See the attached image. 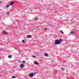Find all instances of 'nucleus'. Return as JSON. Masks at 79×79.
Instances as JSON below:
<instances>
[{
	"mask_svg": "<svg viewBox=\"0 0 79 79\" xmlns=\"http://www.w3.org/2000/svg\"><path fill=\"white\" fill-rule=\"evenodd\" d=\"M62 40H56L55 41V44L56 45H58L60 44H61Z\"/></svg>",
	"mask_w": 79,
	"mask_h": 79,
	"instance_id": "f257e3e1",
	"label": "nucleus"
},
{
	"mask_svg": "<svg viewBox=\"0 0 79 79\" xmlns=\"http://www.w3.org/2000/svg\"><path fill=\"white\" fill-rule=\"evenodd\" d=\"M29 76L32 77L34 76V73H31L29 74Z\"/></svg>",
	"mask_w": 79,
	"mask_h": 79,
	"instance_id": "f03ea898",
	"label": "nucleus"
},
{
	"mask_svg": "<svg viewBox=\"0 0 79 79\" xmlns=\"http://www.w3.org/2000/svg\"><path fill=\"white\" fill-rule=\"evenodd\" d=\"M2 33L3 34H4V35L8 34V33H7V32H6V31H2Z\"/></svg>",
	"mask_w": 79,
	"mask_h": 79,
	"instance_id": "7ed1b4c3",
	"label": "nucleus"
},
{
	"mask_svg": "<svg viewBox=\"0 0 79 79\" xmlns=\"http://www.w3.org/2000/svg\"><path fill=\"white\" fill-rule=\"evenodd\" d=\"M24 66V65L23 64H20V67L21 68H23Z\"/></svg>",
	"mask_w": 79,
	"mask_h": 79,
	"instance_id": "20e7f679",
	"label": "nucleus"
},
{
	"mask_svg": "<svg viewBox=\"0 0 79 79\" xmlns=\"http://www.w3.org/2000/svg\"><path fill=\"white\" fill-rule=\"evenodd\" d=\"M14 4V2H10V5H13Z\"/></svg>",
	"mask_w": 79,
	"mask_h": 79,
	"instance_id": "39448f33",
	"label": "nucleus"
},
{
	"mask_svg": "<svg viewBox=\"0 0 79 79\" xmlns=\"http://www.w3.org/2000/svg\"><path fill=\"white\" fill-rule=\"evenodd\" d=\"M31 37H32V36L31 35H28L27 36V38H31Z\"/></svg>",
	"mask_w": 79,
	"mask_h": 79,
	"instance_id": "423d86ee",
	"label": "nucleus"
},
{
	"mask_svg": "<svg viewBox=\"0 0 79 79\" xmlns=\"http://www.w3.org/2000/svg\"><path fill=\"white\" fill-rule=\"evenodd\" d=\"M35 20L36 21L38 20V18H37V17H35Z\"/></svg>",
	"mask_w": 79,
	"mask_h": 79,
	"instance_id": "0eeeda50",
	"label": "nucleus"
},
{
	"mask_svg": "<svg viewBox=\"0 0 79 79\" xmlns=\"http://www.w3.org/2000/svg\"><path fill=\"white\" fill-rule=\"evenodd\" d=\"M11 57H12V56H11V55H9L8 56V58H11Z\"/></svg>",
	"mask_w": 79,
	"mask_h": 79,
	"instance_id": "6e6552de",
	"label": "nucleus"
},
{
	"mask_svg": "<svg viewBox=\"0 0 79 79\" xmlns=\"http://www.w3.org/2000/svg\"><path fill=\"white\" fill-rule=\"evenodd\" d=\"M22 42H23V43H25V42H26V40H22Z\"/></svg>",
	"mask_w": 79,
	"mask_h": 79,
	"instance_id": "1a4fd4ad",
	"label": "nucleus"
},
{
	"mask_svg": "<svg viewBox=\"0 0 79 79\" xmlns=\"http://www.w3.org/2000/svg\"><path fill=\"white\" fill-rule=\"evenodd\" d=\"M44 56H48V54L47 53H45L44 54Z\"/></svg>",
	"mask_w": 79,
	"mask_h": 79,
	"instance_id": "9d476101",
	"label": "nucleus"
},
{
	"mask_svg": "<svg viewBox=\"0 0 79 79\" xmlns=\"http://www.w3.org/2000/svg\"><path fill=\"white\" fill-rule=\"evenodd\" d=\"M35 64H39V63H38V62H35Z\"/></svg>",
	"mask_w": 79,
	"mask_h": 79,
	"instance_id": "9b49d317",
	"label": "nucleus"
},
{
	"mask_svg": "<svg viewBox=\"0 0 79 79\" xmlns=\"http://www.w3.org/2000/svg\"><path fill=\"white\" fill-rule=\"evenodd\" d=\"M32 57L34 58H36V57L35 56H32Z\"/></svg>",
	"mask_w": 79,
	"mask_h": 79,
	"instance_id": "f8f14e48",
	"label": "nucleus"
},
{
	"mask_svg": "<svg viewBox=\"0 0 79 79\" xmlns=\"http://www.w3.org/2000/svg\"><path fill=\"white\" fill-rule=\"evenodd\" d=\"M71 34H74V32L73 31H72L71 32Z\"/></svg>",
	"mask_w": 79,
	"mask_h": 79,
	"instance_id": "ddd939ff",
	"label": "nucleus"
},
{
	"mask_svg": "<svg viewBox=\"0 0 79 79\" xmlns=\"http://www.w3.org/2000/svg\"><path fill=\"white\" fill-rule=\"evenodd\" d=\"M16 77L15 76H13L12 77V78L13 79L14 78H15Z\"/></svg>",
	"mask_w": 79,
	"mask_h": 79,
	"instance_id": "4468645a",
	"label": "nucleus"
},
{
	"mask_svg": "<svg viewBox=\"0 0 79 79\" xmlns=\"http://www.w3.org/2000/svg\"><path fill=\"white\" fill-rule=\"evenodd\" d=\"M61 70H62L63 71H64V69L62 68L61 69Z\"/></svg>",
	"mask_w": 79,
	"mask_h": 79,
	"instance_id": "2eb2a0df",
	"label": "nucleus"
},
{
	"mask_svg": "<svg viewBox=\"0 0 79 79\" xmlns=\"http://www.w3.org/2000/svg\"><path fill=\"white\" fill-rule=\"evenodd\" d=\"M22 62L23 63H26L25 60H23Z\"/></svg>",
	"mask_w": 79,
	"mask_h": 79,
	"instance_id": "dca6fc26",
	"label": "nucleus"
},
{
	"mask_svg": "<svg viewBox=\"0 0 79 79\" xmlns=\"http://www.w3.org/2000/svg\"><path fill=\"white\" fill-rule=\"evenodd\" d=\"M9 6H10V5H8L6 7V8H8Z\"/></svg>",
	"mask_w": 79,
	"mask_h": 79,
	"instance_id": "f3484780",
	"label": "nucleus"
},
{
	"mask_svg": "<svg viewBox=\"0 0 79 79\" xmlns=\"http://www.w3.org/2000/svg\"><path fill=\"white\" fill-rule=\"evenodd\" d=\"M60 32H61V33H62V34H63V31H61Z\"/></svg>",
	"mask_w": 79,
	"mask_h": 79,
	"instance_id": "a211bd4d",
	"label": "nucleus"
},
{
	"mask_svg": "<svg viewBox=\"0 0 79 79\" xmlns=\"http://www.w3.org/2000/svg\"><path fill=\"white\" fill-rule=\"evenodd\" d=\"M7 15H10V13L9 12H8L7 13Z\"/></svg>",
	"mask_w": 79,
	"mask_h": 79,
	"instance_id": "6ab92c4d",
	"label": "nucleus"
},
{
	"mask_svg": "<svg viewBox=\"0 0 79 79\" xmlns=\"http://www.w3.org/2000/svg\"><path fill=\"white\" fill-rule=\"evenodd\" d=\"M47 30V28H46L44 29V31H46Z\"/></svg>",
	"mask_w": 79,
	"mask_h": 79,
	"instance_id": "aec40b11",
	"label": "nucleus"
},
{
	"mask_svg": "<svg viewBox=\"0 0 79 79\" xmlns=\"http://www.w3.org/2000/svg\"><path fill=\"white\" fill-rule=\"evenodd\" d=\"M36 74V73H34L33 74Z\"/></svg>",
	"mask_w": 79,
	"mask_h": 79,
	"instance_id": "412c9836",
	"label": "nucleus"
},
{
	"mask_svg": "<svg viewBox=\"0 0 79 79\" xmlns=\"http://www.w3.org/2000/svg\"><path fill=\"white\" fill-rule=\"evenodd\" d=\"M56 12H57V11H55V13H56Z\"/></svg>",
	"mask_w": 79,
	"mask_h": 79,
	"instance_id": "4be33fe9",
	"label": "nucleus"
},
{
	"mask_svg": "<svg viewBox=\"0 0 79 79\" xmlns=\"http://www.w3.org/2000/svg\"><path fill=\"white\" fill-rule=\"evenodd\" d=\"M0 51H2V49H0Z\"/></svg>",
	"mask_w": 79,
	"mask_h": 79,
	"instance_id": "5701e85b",
	"label": "nucleus"
},
{
	"mask_svg": "<svg viewBox=\"0 0 79 79\" xmlns=\"http://www.w3.org/2000/svg\"><path fill=\"white\" fill-rule=\"evenodd\" d=\"M15 50H17V48H15Z\"/></svg>",
	"mask_w": 79,
	"mask_h": 79,
	"instance_id": "b1692460",
	"label": "nucleus"
},
{
	"mask_svg": "<svg viewBox=\"0 0 79 79\" xmlns=\"http://www.w3.org/2000/svg\"><path fill=\"white\" fill-rule=\"evenodd\" d=\"M0 60H1V58L0 57Z\"/></svg>",
	"mask_w": 79,
	"mask_h": 79,
	"instance_id": "393cba45",
	"label": "nucleus"
},
{
	"mask_svg": "<svg viewBox=\"0 0 79 79\" xmlns=\"http://www.w3.org/2000/svg\"><path fill=\"white\" fill-rule=\"evenodd\" d=\"M1 3V2H0V4Z\"/></svg>",
	"mask_w": 79,
	"mask_h": 79,
	"instance_id": "a878e982",
	"label": "nucleus"
}]
</instances>
